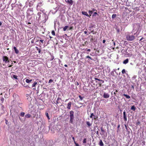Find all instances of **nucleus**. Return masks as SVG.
<instances>
[{"instance_id":"obj_1","label":"nucleus","mask_w":146,"mask_h":146,"mask_svg":"<svg viewBox=\"0 0 146 146\" xmlns=\"http://www.w3.org/2000/svg\"><path fill=\"white\" fill-rule=\"evenodd\" d=\"M70 123H72L73 122V119H74V112L72 110L70 112Z\"/></svg>"},{"instance_id":"obj_2","label":"nucleus","mask_w":146,"mask_h":146,"mask_svg":"<svg viewBox=\"0 0 146 146\" xmlns=\"http://www.w3.org/2000/svg\"><path fill=\"white\" fill-rule=\"evenodd\" d=\"M126 39L127 40L131 41L135 39V36L133 35H127L126 36Z\"/></svg>"},{"instance_id":"obj_3","label":"nucleus","mask_w":146,"mask_h":146,"mask_svg":"<svg viewBox=\"0 0 146 146\" xmlns=\"http://www.w3.org/2000/svg\"><path fill=\"white\" fill-rule=\"evenodd\" d=\"M2 59L3 61H4L5 63H7L9 62L8 58L6 56H3L2 57Z\"/></svg>"},{"instance_id":"obj_4","label":"nucleus","mask_w":146,"mask_h":146,"mask_svg":"<svg viewBox=\"0 0 146 146\" xmlns=\"http://www.w3.org/2000/svg\"><path fill=\"white\" fill-rule=\"evenodd\" d=\"M94 79L96 80H97L98 81H100L101 82H102V83L100 82L98 83V84L100 86H102V83H104V81L103 80H100V79H98L97 78H94Z\"/></svg>"},{"instance_id":"obj_5","label":"nucleus","mask_w":146,"mask_h":146,"mask_svg":"<svg viewBox=\"0 0 146 146\" xmlns=\"http://www.w3.org/2000/svg\"><path fill=\"white\" fill-rule=\"evenodd\" d=\"M66 2L70 4L71 5H72L73 1L72 0H65Z\"/></svg>"},{"instance_id":"obj_6","label":"nucleus","mask_w":146,"mask_h":146,"mask_svg":"<svg viewBox=\"0 0 146 146\" xmlns=\"http://www.w3.org/2000/svg\"><path fill=\"white\" fill-rule=\"evenodd\" d=\"M123 117L124 120L125 121H127V118L126 115V112L125 111L123 112Z\"/></svg>"},{"instance_id":"obj_7","label":"nucleus","mask_w":146,"mask_h":146,"mask_svg":"<svg viewBox=\"0 0 146 146\" xmlns=\"http://www.w3.org/2000/svg\"><path fill=\"white\" fill-rule=\"evenodd\" d=\"M110 97V95L108 93H104L103 95V97L104 98H108Z\"/></svg>"},{"instance_id":"obj_8","label":"nucleus","mask_w":146,"mask_h":146,"mask_svg":"<svg viewBox=\"0 0 146 146\" xmlns=\"http://www.w3.org/2000/svg\"><path fill=\"white\" fill-rule=\"evenodd\" d=\"M105 131L103 129V127H101V134L102 135H104L105 134Z\"/></svg>"},{"instance_id":"obj_9","label":"nucleus","mask_w":146,"mask_h":146,"mask_svg":"<svg viewBox=\"0 0 146 146\" xmlns=\"http://www.w3.org/2000/svg\"><path fill=\"white\" fill-rule=\"evenodd\" d=\"M71 104L72 103L71 102H70L68 103L67 108L68 109H70Z\"/></svg>"},{"instance_id":"obj_10","label":"nucleus","mask_w":146,"mask_h":146,"mask_svg":"<svg viewBox=\"0 0 146 146\" xmlns=\"http://www.w3.org/2000/svg\"><path fill=\"white\" fill-rule=\"evenodd\" d=\"M82 14L86 15L87 17H90V16H89L88 14L85 11H82Z\"/></svg>"},{"instance_id":"obj_11","label":"nucleus","mask_w":146,"mask_h":146,"mask_svg":"<svg viewBox=\"0 0 146 146\" xmlns=\"http://www.w3.org/2000/svg\"><path fill=\"white\" fill-rule=\"evenodd\" d=\"M99 145L100 146H104V144L101 139L100 140L99 143Z\"/></svg>"},{"instance_id":"obj_12","label":"nucleus","mask_w":146,"mask_h":146,"mask_svg":"<svg viewBox=\"0 0 146 146\" xmlns=\"http://www.w3.org/2000/svg\"><path fill=\"white\" fill-rule=\"evenodd\" d=\"M59 100H61V98H60L59 97H58L57 98V100L56 101V104H58L59 103H60V102H59Z\"/></svg>"},{"instance_id":"obj_13","label":"nucleus","mask_w":146,"mask_h":146,"mask_svg":"<svg viewBox=\"0 0 146 146\" xmlns=\"http://www.w3.org/2000/svg\"><path fill=\"white\" fill-rule=\"evenodd\" d=\"M13 48L15 50V53L17 54H18L19 52V51L18 50V49L16 48V47L15 46L14 47H13Z\"/></svg>"},{"instance_id":"obj_14","label":"nucleus","mask_w":146,"mask_h":146,"mask_svg":"<svg viewBox=\"0 0 146 146\" xmlns=\"http://www.w3.org/2000/svg\"><path fill=\"white\" fill-rule=\"evenodd\" d=\"M31 114H27L25 115V118H30V117H31Z\"/></svg>"},{"instance_id":"obj_15","label":"nucleus","mask_w":146,"mask_h":146,"mask_svg":"<svg viewBox=\"0 0 146 146\" xmlns=\"http://www.w3.org/2000/svg\"><path fill=\"white\" fill-rule=\"evenodd\" d=\"M123 96L125 97L127 99H130V96L126 94H123Z\"/></svg>"},{"instance_id":"obj_16","label":"nucleus","mask_w":146,"mask_h":146,"mask_svg":"<svg viewBox=\"0 0 146 146\" xmlns=\"http://www.w3.org/2000/svg\"><path fill=\"white\" fill-rule=\"evenodd\" d=\"M32 81V80H29L28 79H27L26 80V82L27 83H30Z\"/></svg>"},{"instance_id":"obj_17","label":"nucleus","mask_w":146,"mask_h":146,"mask_svg":"<svg viewBox=\"0 0 146 146\" xmlns=\"http://www.w3.org/2000/svg\"><path fill=\"white\" fill-rule=\"evenodd\" d=\"M134 26H135L134 28H135V27H137V28H139V27H140V26L138 23H136V24H135V25H134Z\"/></svg>"},{"instance_id":"obj_18","label":"nucleus","mask_w":146,"mask_h":146,"mask_svg":"<svg viewBox=\"0 0 146 146\" xmlns=\"http://www.w3.org/2000/svg\"><path fill=\"white\" fill-rule=\"evenodd\" d=\"M128 59H127L123 61V63L124 64H126L128 63Z\"/></svg>"},{"instance_id":"obj_19","label":"nucleus","mask_w":146,"mask_h":146,"mask_svg":"<svg viewBox=\"0 0 146 146\" xmlns=\"http://www.w3.org/2000/svg\"><path fill=\"white\" fill-rule=\"evenodd\" d=\"M12 77L15 79H17V76L16 75H12Z\"/></svg>"},{"instance_id":"obj_20","label":"nucleus","mask_w":146,"mask_h":146,"mask_svg":"<svg viewBox=\"0 0 146 146\" xmlns=\"http://www.w3.org/2000/svg\"><path fill=\"white\" fill-rule=\"evenodd\" d=\"M45 115L47 117L48 119H50V118H49V116L48 113L47 112L45 113Z\"/></svg>"},{"instance_id":"obj_21","label":"nucleus","mask_w":146,"mask_h":146,"mask_svg":"<svg viewBox=\"0 0 146 146\" xmlns=\"http://www.w3.org/2000/svg\"><path fill=\"white\" fill-rule=\"evenodd\" d=\"M68 27V26H65L63 28V31H66Z\"/></svg>"},{"instance_id":"obj_22","label":"nucleus","mask_w":146,"mask_h":146,"mask_svg":"<svg viewBox=\"0 0 146 146\" xmlns=\"http://www.w3.org/2000/svg\"><path fill=\"white\" fill-rule=\"evenodd\" d=\"M131 109L132 110H133L134 111H135L136 109V108L134 106H131Z\"/></svg>"},{"instance_id":"obj_23","label":"nucleus","mask_w":146,"mask_h":146,"mask_svg":"<svg viewBox=\"0 0 146 146\" xmlns=\"http://www.w3.org/2000/svg\"><path fill=\"white\" fill-rule=\"evenodd\" d=\"M37 84V83L36 82H35L32 85V87H35L36 85Z\"/></svg>"},{"instance_id":"obj_24","label":"nucleus","mask_w":146,"mask_h":146,"mask_svg":"<svg viewBox=\"0 0 146 146\" xmlns=\"http://www.w3.org/2000/svg\"><path fill=\"white\" fill-rule=\"evenodd\" d=\"M79 97L80 98L79 100H80V101L82 100H83V98H84V97H82L81 96H80V95H79Z\"/></svg>"},{"instance_id":"obj_25","label":"nucleus","mask_w":146,"mask_h":146,"mask_svg":"<svg viewBox=\"0 0 146 146\" xmlns=\"http://www.w3.org/2000/svg\"><path fill=\"white\" fill-rule=\"evenodd\" d=\"M95 115H94V113H92L90 115V117L91 118H92Z\"/></svg>"},{"instance_id":"obj_26","label":"nucleus","mask_w":146,"mask_h":146,"mask_svg":"<svg viewBox=\"0 0 146 146\" xmlns=\"http://www.w3.org/2000/svg\"><path fill=\"white\" fill-rule=\"evenodd\" d=\"M25 114V113L23 112H21V113L20 114V116L21 117H23L24 115Z\"/></svg>"},{"instance_id":"obj_27","label":"nucleus","mask_w":146,"mask_h":146,"mask_svg":"<svg viewBox=\"0 0 146 146\" xmlns=\"http://www.w3.org/2000/svg\"><path fill=\"white\" fill-rule=\"evenodd\" d=\"M42 5V3H39L37 5V7H38V6H41Z\"/></svg>"},{"instance_id":"obj_28","label":"nucleus","mask_w":146,"mask_h":146,"mask_svg":"<svg viewBox=\"0 0 146 146\" xmlns=\"http://www.w3.org/2000/svg\"><path fill=\"white\" fill-rule=\"evenodd\" d=\"M88 13L90 15V16H91V15L92 14L93 12L92 11L89 10L88 12Z\"/></svg>"},{"instance_id":"obj_29","label":"nucleus","mask_w":146,"mask_h":146,"mask_svg":"<svg viewBox=\"0 0 146 146\" xmlns=\"http://www.w3.org/2000/svg\"><path fill=\"white\" fill-rule=\"evenodd\" d=\"M116 16L115 14H113L112 16V18L113 19Z\"/></svg>"},{"instance_id":"obj_30","label":"nucleus","mask_w":146,"mask_h":146,"mask_svg":"<svg viewBox=\"0 0 146 146\" xmlns=\"http://www.w3.org/2000/svg\"><path fill=\"white\" fill-rule=\"evenodd\" d=\"M86 138H84L83 140V143H86Z\"/></svg>"},{"instance_id":"obj_31","label":"nucleus","mask_w":146,"mask_h":146,"mask_svg":"<svg viewBox=\"0 0 146 146\" xmlns=\"http://www.w3.org/2000/svg\"><path fill=\"white\" fill-rule=\"evenodd\" d=\"M122 73L123 74H124L125 73V71L124 69H123L122 70Z\"/></svg>"},{"instance_id":"obj_32","label":"nucleus","mask_w":146,"mask_h":146,"mask_svg":"<svg viewBox=\"0 0 146 146\" xmlns=\"http://www.w3.org/2000/svg\"><path fill=\"white\" fill-rule=\"evenodd\" d=\"M96 15H98V14L96 12H95L94 13L93 16H96Z\"/></svg>"},{"instance_id":"obj_33","label":"nucleus","mask_w":146,"mask_h":146,"mask_svg":"<svg viewBox=\"0 0 146 146\" xmlns=\"http://www.w3.org/2000/svg\"><path fill=\"white\" fill-rule=\"evenodd\" d=\"M87 124L88 126H90L91 125V124L89 121H87L86 123Z\"/></svg>"},{"instance_id":"obj_34","label":"nucleus","mask_w":146,"mask_h":146,"mask_svg":"<svg viewBox=\"0 0 146 146\" xmlns=\"http://www.w3.org/2000/svg\"><path fill=\"white\" fill-rule=\"evenodd\" d=\"M51 33H52V35H53V36L55 35V33L54 31H52Z\"/></svg>"},{"instance_id":"obj_35","label":"nucleus","mask_w":146,"mask_h":146,"mask_svg":"<svg viewBox=\"0 0 146 146\" xmlns=\"http://www.w3.org/2000/svg\"><path fill=\"white\" fill-rule=\"evenodd\" d=\"M53 80L50 79L48 81V83H50L53 82Z\"/></svg>"},{"instance_id":"obj_36","label":"nucleus","mask_w":146,"mask_h":146,"mask_svg":"<svg viewBox=\"0 0 146 146\" xmlns=\"http://www.w3.org/2000/svg\"><path fill=\"white\" fill-rule=\"evenodd\" d=\"M4 99L3 98H1V100L2 102V103H3V101H4Z\"/></svg>"},{"instance_id":"obj_37","label":"nucleus","mask_w":146,"mask_h":146,"mask_svg":"<svg viewBox=\"0 0 146 146\" xmlns=\"http://www.w3.org/2000/svg\"><path fill=\"white\" fill-rule=\"evenodd\" d=\"M74 143L76 146H80L79 144L78 143H77L75 141H74Z\"/></svg>"},{"instance_id":"obj_38","label":"nucleus","mask_w":146,"mask_h":146,"mask_svg":"<svg viewBox=\"0 0 146 146\" xmlns=\"http://www.w3.org/2000/svg\"><path fill=\"white\" fill-rule=\"evenodd\" d=\"M118 92V91L117 90H116L115 92L114 93V94L115 96H116V93H115V92Z\"/></svg>"},{"instance_id":"obj_39","label":"nucleus","mask_w":146,"mask_h":146,"mask_svg":"<svg viewBox=\"0 0 146 146\" xmlns=\"http://www.w3.org/2000/svg\"><path fill=\"white\" fill-rule=\"evenodd\" d=\"M86 58H89L90 59L92 60V59L91 58V57H90V56H87L86 57Z\"/></svg>"},{"instance_id":"obj_40","label":"nucleus","mask_w":146,"mask_h":146,"mask_svg":"<svg viewBox=\"0 0 146 146\" xmlns=\"http://www.w3.org/2000/svg\"><path fill=\"white\" fill-rule=\"evenodd\" d=\"M5 123L6 124H7V123H8V120L6 119H5Z\"/></svg>"},{"instance_id":"obj_41","label":"nucleus","mask_w":146,"mask_h":146,"mask_svg":"<svg viewBox=\"0 0 146 146\" xmlns=\"http://www.w3.org/2000/svg\"><path fill=\"white\" fill-rule=\"evenodd\" d=\"M38 51V53H40V49H39L38 50H37Z\"/></svg>"},{"instance_id":"obj_42","label":"nucleus","mask_w":146,"mask_h":146,"mask_svg":"<svg viewBox=\"0 0 146 146\" xmlns=\"http://www.w3.org/2000/svg\"><path fill=\"white\" fill-rule=\"evenodd\" d=\"M94 119L95 120H96L97 117H96L95 116H94Z\"/></svg>"},{"instance_id":"obj_43","label":"nucleus","mask_w":146,"mask_h":146,"mask_svg":"<svg viewBox=\"0 0 146 146\" xmlns=\"http://www.w3.org/2000/svg\"><path fill=\"white\" fill-rule=\"evenodd\" d=\"M72 139L73 140L74 142V141H75V139H74V137H72Z\"/></svg>"},{"instance_id":"obj_44","label":"nucleus","mask_w":146,"mask_h":146,"mask_svg":"<svg viewBox=\"0 0 146 146\" xmlns=\"http://www.w3.org/2000/svg\"><path fill=\"white\" fill-rule=\"evenodd\" d=\"M43 41L44 40H40V41L42 43H43Z\"/></svg>"},{"instance_id":"obj_45","label":"nucleus","mask_w":146,"mask_h":146,"mask_svg":"<svg viewBox=\"0 0 146 146\" xmlns=\"http://www.w3.org/2000/svg\"><path fill=\"white\" fill-rule=\"evenodd\" d=\"M105 42H106V40H103V42L104 43H105Z\"/></svg>"},{"instance_id":"obj_46","label":"nucleus","mask_w":146,"mask_h":146,"mask_svg":"<svg viewBox=\"0 0 146 146\" xmlns=\"http://www.w3.org/2000/svg\"><path fill=\"white\" fill-rule=\"evenodd\" d=\"M84 33L85 34H86L87 33V31H85L84 32Z\"/></svg>"},{"instance_id":"obj_47","label":"nucleus","mask_w":146,"mask_h":146,"mask_svg":"<svg viewBox=\"0 0 146 146\" xmlns=\"http://www.w3.org/2000/svg\"><path fill=\"white\" fill-rule=\"evenodd\" d=\"M87 51H89L90 52V49H88L87 50Z\"/></svg>"},{"instance_id":"obj_48","label":"nucleus","mask_w":146,"mask_h":146,"mask_svg":"<svg viewBox=\"0 0 146 146\" xmlns=\"http://www.w3.org/2000/svg\"><path fill=\"white\" fill-rule=\"evenodd\" d=\"M92 10H93V11H96V9H92Z\"/></svg>"},{"instance_id":"obj_49","label":"nucleus","mask_w":146,"mask_h":146,"mask_svg":"<svg viewBox=\"0 0 146 146\" xmlns=\"http://www.w3.org/2000/svg\"><path fill=\"white\" fill-rule=\"evenodd\" d=\"M35 48H36L37 49V50H38L39 48H38L37 47V46H36L35 47Z\"/></svg>"},{"instance_id":"obj_50","label":"nucleus","mask_w":146,"mask_h":146,"mask_svg":"<svg viewBox=\"0 0 146 146\" xmlns=\"http://www.w3.org/2000/svg\"><path fill=\"white\" fill-rule=\"evenodd\" d=\"M131 88H133V89H134V87L133 86V85H132V86H131Z\"/></svg>"},{"instance_id":"obj_51","label":"nucleus","mask_w":146,"mask_h":146,"mask_svg":"<svg viewBox=\"0 0 146 146\" xmlns=\"http://www.w3.org/2000/svg\"><path fill=\"white\" fill-rule=\"evenodd\" d=\"M117 32L118 33L119 32V29H117Z\"/></svg>"},{"instance_id":"obj_52","label":"nucleus","mask_w":146,"mask_h":146,"mask_svg":"<svg viewBox=\"0 0 146 146\" xmlns=\"http://www.w3.org/2000/svg\"><path fill=\"white\" fill-rule=\"evenodd\" d=\"M13 65H10V66H8V67H11Z\"/></svg>"},{"instance_id":"obj_53","label":"nucleus","mask_w":146,"mask_h":146,"mask_svg":"<svg viewBox=\"0 0 146 146\" xmlns=\"http://www.w3.org/2000/svg\"><path fill=\"white\" fill-rule=\"evenodd\" d=\"M2 24V23L0 21V25L1 26Z\"/></svg>"},{"instance_id":"obj_54","label":"nucleus","mask_w":146,"mask_h":146,"mask_svg":"<svg viewBox=\"0 0 146 146\" xmlns=\"http://www.w3.org/2000/svg\"><path fill=\"white\" fill-rule=\"evenodd\" d=\"M64 66H65L66 67L67 66V64H65Z\"/></svg>"},{"instance_id":"obj_55","label":"nucleus","mask_w":146,"mask_h":146,"mask_svg":"<svg viewBox=\"0 0 146 146\" xmlns=\"http://www.w3.org/2000/svg\"><path fill=\"white\" fill-rule=\"evenodd\" d=\"M113 45L114 46H115V44L114 42H113Z\"/></svg>"},{"instance_id":"obj_56","label":"nucleus","mask_w":146,"mask_h":146,"mask_svg":"<svg viewBox=\"0 0 146 146\" xmlns=\"http://www.w3.org/2000/svg\"><path fill=\"white\" fill-rule=\"evenodd\" d=\"M143 39V38H142L140 40H140H142V39Z\"/></svg>"},{"instance_id":"obj_57","label":"nucleus","mask_w":146,"mask_h":146,"mask_svg":"<svg viewBox=\"0 0 146 146\" xmlns=\"http://www.w3.org/2000/svg\"><path fill=\"white\" fill-rule=\"evenodd\" d=\"M125 128H126V129H127V126H126V125H125Z\"/></svg>"},{"instance_id":"obj_58","label":"nucleus","mask_w":146,"mask_h":146,"mask_svg":"<svg viewBox=\"0 0 146 146\" xmlns=\"http://www.w3.org/2000/svg\"><path fill=\"white\" fill-rule=\"evenodd\" d=\"M119 126H120V125H118V127H118V128H119Z\"/></svg>"},{"instance_id":"obj_59","label":"nucleus","mask_w":146,"mask_h":146,"mask_svg":"<svg viewBox=\"0 0 146 146\" xmlns=\"http://www.w3.org/2000/svg\"><path fill=\"white\" fill-rule=\"evenodd\" d=\"M139 123H140V122H138L137 123V124H139Z\"/></svg>"},{"instance_id":"obj_60","label":"nucleus","mask_w":146,"mask_h":146,"mask_svg":"<svg viewBox=\"0 0 146 146\" xmlns=\"http://www.w3.org/2000/svg\"><path fill=\"white\" fill-rule=\"evenodd\" d=\"M98 131H97V134H98Z\"/></svg>"},{"instance_id":"obj_61","label":"nucleus","mask_w":146,"mask_h":146,"mask_svg":"<svg viewBox=\"0 0 146 146\" xmlns=\"http://www.w3.org/2000/svg\"><path fill=\"white\" fill-rule=\"evenodd\" d=\"M133 78H135V76H134V77H133Z\"/></svg>"},{"instance_id":"obj_62","label":"nucleus","mask_w":146,"mask_h":146,"mask_svg":"<svg viewBox=\"0 0 146 146\" xmlns=\"http://www.w3.org/2000/svg\"><path fill=\"white\" fill-rule=\"evenodd\" d=\"M117 70H119V68H118L117 69Z\"/></svg>"},{"instance_id":"obj_63","label":"nucleus","mask_w":146,"mask_h":146,"mask_svg":"<svg viewBox=\"0 0 146 146\" xmlns=\"http://www.w3.org/2000/svg\"><path fill=\"white\" fill-rule=\"evenodd\" d=\"M19 119H20V120H21V119L20 117H19Z\"/></svg>"},{"instance_id":"obj_64","label":"nucleus","mask_w":146,"mask_h":146,"mask_svg":"<svg viewBox=\"0 0 146 146\" xmlns=\"http://www.w3.org/2000/svg\"><path fill=\"white\" fill-rule=\"evenodd\" d=\"M96 82H98L97 81H96Z\"/></svg>"}]
</instances>
